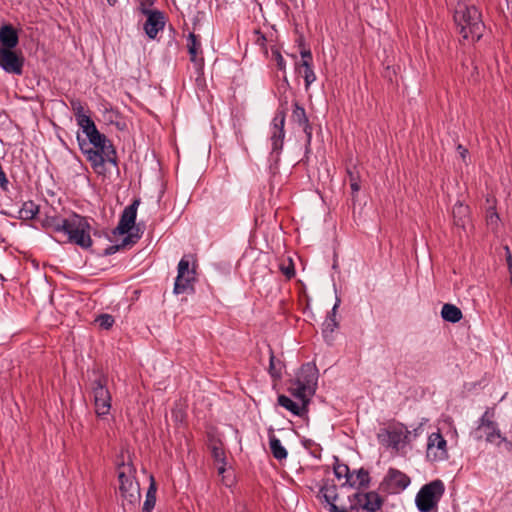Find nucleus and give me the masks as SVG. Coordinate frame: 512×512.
I'll return each mask as SVG.
<instances>
[{
  "instance_id": "nucleus-1",
  "label": "nucleus",
  "mask_w": 512,
  "mask_h": 512,
  "mask_svg": "<svg viewBox=\"0 0 512 512\" xmlns=\"http://www.w3.org/2000/svg\"><path fill=\"white\" fill-rule=\"evenodd\" d=\"M77 141L81 152L98 175H106V163L118 167L117 151L112 142L100 131L87 139L81 138L78 134Z\"/></svg>"
},
{
  "instance_id": "nucleus-2",
  "label": "nucleus",
  "mask_w": 512,
  "mask_h": 512,
  "mask_svg": "<svg viewBox=\"0 0 512 512\" xmlns=\"http://www.w3.org/2000/svg\"><path fill=\"white\" fill-rule=\"evenodd\" d=\"M119 491L122 497V507L125 512H134L140 505L141 492L136 480V468L129 461L117 462Z\"/></svg>"
},
{
  "instance_id": "nucleus-3",
  "label": "nucleus",
  "mask_w": 512,
  "mask_h": 512,
  "mask_svg": "<svg viewBox=\"0 0 512 512\" xmlns=\"http://www.w3.org/2000/svg\"><path fill=\"white\" fill-rule=\"evenodd\" d=\"M454 21L464 40L476 42L483 36L485 24L481 11L475 5L458 4Z\"/></svg>"
},
{
  "instance_id": "nucleus-4",
  "label": "nucleus",
  "mask_w": 512,
  "mask_h": 512,
  "mask_svg": "<svg viewBox=\"0 0 512 512\" xmlns=\"http://www.w3.org/2000/svg\"><path fill=\"white\" fill-rule=\"evenodd\" d=\"M61 234L67 236L68 243L82 249L91 248L93 241L90 235L91 225L87 217L71 212L61 221Z\"/></svg>"
},
{
  "instance_id": "nucleus-5",
  "label": "nucleus",
  "mask_w": 512,
  "mask_h": 512,
  "mask_svg": "<svg viewBox=\"0 0 512 512\" xmlns=\"http://www.w3.org/2000/svg\"><path fill=\"white\" fill-rule=\"evenodd\" d=\"M496 411L494 407H487L476 422L473 430L474 439L485 440L487 443L500 446L507 438L502 434L499 424L495 421Z\"/></svg>"
},
{
  "instance_id": "nucleus-6",
  "label": "nucleus",
  "mask_w": 512,
  "mask_h": 512,
  "mask_svg": "<svg viewBox=\"0 0 512 512\" xmlns=\"http://www.w3.org/2000/svg\"><path fill=\"white\" fill-rule=\"evenodd\" d=\"M444 492V483L439 479L423 485L415 497V505L418 511L431 512L436 509Z\"/></svg>"
},
{
  "instance_id": "nucleus-7",
  "label": "nucleus",
  "mask_w": 512,
  "mask_h": 512,
  "mask_svg": "<svg viewBox=\"0 0 512 512\" xmlns=\"http://www.w3.org/2000/svg\"><path fill=\"white\" fill-rule=\"evenodd\" d=\"M108 377L99 373L92 381V392L94 396L95 413L98 417L104 418L110 413L112 396L107 388Z\"/></svg>"
},
{
  "instance_id": "nucleus-8",
  "label": "nucleus",
  "mask_w": 512,
  "mask_h": 512,
  "mask_svg": "<svg viewBox=\"0 0 512 512\" xmlns=\"http://www.w3.org/2000/svg\"><path fill=\"white\" fill-rule=\"evenodd\" d=\"M411 483L410 477L404 472L390 467L379 484V491L386 495L399 494Z\"/></svg>"
},
{
  "instance_id": "nucleus-9",
  "label": "nucleus",
  "mask_w": 512,
  "mask_h": 512,
  "mask_svg": "<svg viewBox=\"0 0 512 512\" xmlns=\"http://www.w3.org/2000/svg\"><path fill=\"white\" fill-rule=\"evenodd\" d=\"M138 11L146 16V21L143 25L145 34L149 39H156L158 33L162 31L166 24V17L163 11L158 9H151V7H138Z\"/></svg>"
},
{
  "instance_id": "nucleus-10",
  "label": "nucleus",
  "mask_w": 512,
  "mask_h": 512,
  "mask_svg": "<svg viewBox=\"0 0 512 512\" xmlns=\"http://www.w3.org/2000/svg\"><path fill=\"white\" fill-rule=\"evenodd\" d=\"M426 456L428 460L433 462L448 459L447 441L439 431L433 432L428 436Z\"/></svg>"
},
{
  "instance_id": "nucleus-11",
  "label": "nucleus",
  "mask_w": 512,
  "mask_h": 512,
  "mask_svg": "<svg viewBox=\"0 0 512 512\" xmlns=\"http://www.w3.org/2000/svg\"><path fill=\"white\" fill-rule=\"evenodd\" d=\"M195 270L189 269V261L183 257L178 263V274L174 283V293L183 294L193 290L192 283L195 281Z\"/></svg>"
},
{
  "instance_id": "nucleus-12",
  "label": "nucleus",
  "mask_w": 512,
  "mask_h": 512,
  "mask_svg": "<svg viewBox=\"0 0 512 512\" xmlns=\"http://www.w3.org/2000/svg\"><path fill=\"white\" fill-rule=\"evenodd\" d=\"M24 57L14 49H0V67L15 75L23 73Z\"/></svg>"
},
{
  "instance_id": "nucleus-13",
  "label": "nucleus",
  "mask_w": 512,
  "mask_h": 512,
  "mask_svg": "<svg viewBox=\"0 0 512 512\" xmlns=\"http://www.w3.org/2000/svg\"><path fill=\"white\" fill-rule=\"evenodd\" d=\"M318 369L314 363L303 364L293 379L295 384L304 385L306 389L310 390V393H316L318 386Z\"/></svg>"
},
{
  "instance_id": "nucleus-14",
  "label": "nucleus",
  "mask_w": 512,
  "mask_h": 512,
  "mask_svg": "<svg viewBox=\"0 0 512 512\" xmlns=\"http://www.w3.org/2000/svg\"><path fill=\"white\" fill-rule=\"evenodd\" d=\"M286 113L284 111H278L272 120L273 131L270 137L272 144V153H275L277 158L279 157L284 144V125H285Z\"/></svg>"
},
{
  "instance_id": "nucleus-15",
  "label": "nucleus",
  "mask_w": 512,
  "mask_h": 512,
  "mask_svg": "<svg viewBox=\"0 0 512 512\" xmlns=\"http://www.w3.org/2000/svg\"><path fill=\"white\" fill-rule=\"evenodd\" d=\"M140 204V199H135L133 202L124 208L118 225L113 230V235H124L127 234L135 225L137 209Z\"/></svg>"
},
{
  "instance_id": "nucleus-16",
  "label": "nucleus",
  "mask_w": 512,
  "mask_h": 512,
  "mask_svg": "<svg viewBox=\"0 0 512 512\" xmlns=\"http://www.w3.org/2000/svg\"><path fill=\"white\" fill-rule=\"evenodd\" d=\"M187 49L190 61L194 64L198 72H202L204 68V57L199 36L190 32L187 38Z\"/></svg>"
},
{
  "instance_id": "nucleus-17",
  "label": "nucleus",
  "mask_w": 512,
  "mask_h": 512,
  "mask_svg": "<svg viewBox=\"0 0 512 512\" xmlns=\"http://www.w3.org/2000/svg\"><path fill=\"white\" fill-rule=\"evenodd\" d=\"M337 486L329 481H325L319 490V497L330 506L331 512H349V508L345 506H337L334 502L337 499ZM355 506L351 505L350 509Z\"/></svg>"
},
{
  "instance_id": "nucleus-18",
  "label": "nucleus",
  "mask_w": 512,
  "mask_h": 512,
  "mask_svg": "<svg viewBox=\"0 0 512 512\" xmlns=\"http://www.w3.org/2000/svg\"><path fill=\"white\" fill-rule=\"evenodd\" d=\"M353 498L357 500L360 506L369 512L379 511L384 503V499L376 491H370L366 493H355Z\"/></svg>"
},
{
  "instance_id": "nucleus-19",
  "label": "nucleus",
  "mask_w": 512,
  "mask_h": 512,
  "mask_svg": "<svg viewBox=\"0 0 512 512\" xmlns=\"http://www.w3.org/2000/svg\"><path fill=\"white\" fill-rule=\"evenodd\" d=\"M19 43L17 29L11 24L0 27V49H14Z\"/></svg>"
},
{
  "instance_id": "nucleus-20",
  "label": "nucleus",
  "mask_w": 512,
  "mask_h": 512,
  "mask_svg": "<svg viewBox=\"0 0 512 512\" xmlns=\"http://www.w3.org/2000/svg\"><path fill=\"white\" fill-rule=\"evenodd\" d=\"M288 392L297 400L300 401L304 406H309L311 398L315 393H310L309 389L302 384H295L294 380H289Z\"/></svg>"
},
{
  "instance_id": "nucleus-21",
  "label": "nucleus",
  "mask_w": 512,
  "mask_h": 512,
  "mask_svg": "<svg viewBox=\"0 0 512 512\" xmlns=\"http://www.w3.org/2000/svg\"><path fill=\"white\" fill-rule=\"evenodd\" d=\"M268 439H269V448L273 457L278 461L286 460L288 457L287 449L281 444L280 439H278L275 434L273 428L268 429Z\"/></svg>"
},
{
  "instance_id": "nucleus-22",
  "label": "nucleus",
  "mask_w": 512,
  "mask_h": 512,
  "mask_svg": "<svg viewBox=\"0 0 512 512\" xmlns=\"http://www.w3.org/2000/svg\"><path fill=\"white\" fill-rule=\"evenodd\" d=\"M278 404L287 409L289 412H291L293 415L298 417H303L307 415L308 413V407L304 406L302 403L299 405L296 402H294L291 398H289L286 395H279L277 398Z\"/></svg>"
},
{
  "instance_id": "nucleus-23",
  "label": "nucleus",
  "mask_w": 512,
  "mask_h": 512,
  "mask_svg": "<svg viewBox=\"0 0 512 512\" xmlns=\"http://www.w3.org/2000/svg\"><path fill=\"white\" fill-rule=\"evenodd\" d=\"M452 216L454 225L464 229L469 219V207L460 201L456 202L452 209Z\"/></svg>"
},
{
  "instance_id": "nucleus-24",
  "label": "nucleus",
  "mask_w": 512,
  "mask_h": 512,
  "mask_svg": "<svg viewBox=\"0 0 512 512\" xmlns=\"http://www.w3.org/2000/svg\"><path fill=\"white\" fill-rule=\"evenodd\" d=\"M295 71L304 78L305 89H309L311 84L316 81V74L313 69V64H295Z\"/></svg>"
},
{
  "instance_id": "nucleus-25",
  "label": "nucleus",
  "mask_w": 512,
  "mask_h": 512,
  "mask_svg": "<svg viewBox=\"0 0 512 512\" xmlns=\"http://www.w3.org/2000/svg\"><path fill=\"white\" fill-rule=\"evenodd\" d=\"M353 479H351L349 487H357V488H368L370 485V474L369 471L365 468H360L358 470L353 471Z\"/></svg>"
},
{
  "instance_id": "nucleus-26",
  "label": "nucleus",
  "mask_w": 512,
  "mask_h": 512,
  "mask_svg": "<svg viewBox=\"0 0 512 512\" xmlns=\"http://www.w3.org/2000/svg\"><path fill=\"white\" fill-rule=\"evenodd\" d=\"M64 217L60 215H48L41 219V225L44 229L51 233L61 234V221Z\"/></svg>"
},
{
  "instance_id": "nucleus-27",
  "label": "nucleus",
  "mask_w": 512,
  "mask_h": 512,
  "mask_svg": "<svg viewBox=\"0 0 512 512\" xmlns=\"http://www.w3.org/2000/svg\"><path fill=\"white\" fill-rule=\"evenodd\" d=\"M211 454L214 461L218 464L217 470L219 474H223L226 470V455L220 442H214L211 446Z\"/></svg>"
},
{
  "instance_id": "nucleus-28",
  "label": "nucleus",
  "mask_w": 512,
  "mask_h": 512,
  "mask_svg": "<svg viewBox=\"0 0 512 512\" xmlns=\"http://www.w3.org/2000/svg\"><path fill=\"white\" fill-rule=\"evenodd\" d=\"M268 349H269L268 373L270 374V376L273 379L278 380L282 376V370L284 368V363L280 359H277L275 357L274 352L270 346H268Z\"/></svg>"
},
{
  "instance_id": "nucleus-29",
  "label": "nucleus",
  "mask_w": 512,
  "mask_h": 512,
  "mask_svg": "<svg viewBox=\"0 0 512 512\" xmlns=\"http://www.w3.org/2000/svg\"><path fill=\"white\" fill-rule=\"evenodd\" d=\"M157 485L153 476H150V484L147 489L146 499L143 504V512H152L156 503Z\"/></svg>"
},
{
  "instance_id": "nucleus-30",
  "label": "nucleus",
  "mask_w": 512,
  "mask_h": 512,
  "mask_svg": "<svg viewBox=\"0 0 512 512\" xmlns=\"http://www.w3.org/2000/svg\"><path fill=\"white\" fill-rule=\"evenodd\" d=\"M346 173H347V176H348L349 182H350L352 198H353V201H355L357 193L361 189V185H360L361 184V176H360V173L357 170L356 166L347 167Z\"/></svg>"
},
{
  "instance_id": "nucleus-31",
  "label": "nucleus",
  "mask_w": 512,
  "mask_h": 512,
  "mask_svg": "<svg viewBox=\"0 0 512 512\" xmlns=\"http://www.w3.org/2000/svg\"><path fill=\"white\" fill-rule=\"evenodd\" d=\"M76 121L83 133L86 135V138L99 131L92 118L87 114L79 115L78 118H76Z\"/></svg>"
},
{
  "instance_id": "nucleus-32",
  "label": "nucleus",
  "mask_w": 512,
  "mask_h": 512,
  "mask_svg": "<svg viewBox=\"0 0 512 512\" xmlns=\"http://www.w3.org/2000/svg\"><path fill=\"white\" fill-rule=\"evenodd\" d=\"M39 212V206L36 205L33 201L24 202L20 210L18 211V219L21 220H31L35 218V216Z\"/></svg>"
},
{
  "instance_id": "nucleus-33",
  "label": "nucleus",
  "mask_w": 512,
  "mask_h": 512,
  "mask_svg": "<svg viewBox=\"0 0 512 512\" xmlns=\"http://www.w3.org/2000/svg\"><path fill=\"white\" fill-rule=\"evenodd\" d=\"M334 475L340 480L345 478L346 481L343 485H350L351 479H353V474H351L348 465L344 463H340L338 458H335V463L333 465Z\"/></svg>"
},
{
  "instance_id": "nucleus-34",
  "label": "nucleus",
  "mask_w": 512,
  "mask_h": 512,
  "mask_svg": "<svg viewBox=\"0 0 512 512\" xmlns=\"http://www.w3.org/2000/svg\"><path fill=\"white\" fill-rule=\"evenodd\" d=\"M339 330V322H323L322 336L328 345H332L335 340V335Z\"/></svg>"
},
{
  "instance_id": "nucleus-35",
  "label": "nucleus",
  "mask_w": 512,
  "mask_h": 512,
  "mask_svg": "<svg viewBox=\"0 0 512 512\" xmlns=\"http://www.w3.org/2000/svg\"><path fill=\"white\" fill-rule=\"evenodd\" d=\"M442 320H461L463 315L460 308L454 304L446 303L441 309Z\"/></svg>"
},
{
  "instance_id": "nucleus-36",
  "label": "nucleus",
  "mask_w": 512,
  "mask_h": 512,
  "mask_svg": "<svg viewBox=\"0 0 512 512\" xmlns=\"http://www.w3.org/2000/svg\"><path fill=\"white\" fill-rule=\"evenodd\" d=\"M292 120L299 126L309 122L306 111L298 102L293 103Z\"/></svg>"
},
{
  "instance_id": "nucleus-37",
  "label": "nucleus",
  "mask_w": 512,
  "mask_h": 512,
  "mask_svg": "<svg viewBox=\"0 0 512 512\" xmlns=\"http://www.w3.org/2000/svg\"><path fill=\"white\" fill-rule=\"evenodd\" d=\"M303 128V132L306 135V141H305V155L301 162H307L308 161V155L311 152V141H312V132L313 128L310 122H307L306 124L300 125Z\"/></svg>"
},
{
  "instance_id": "nucleus-38",
  "label": "nucleus",
  "mask_w": 512,
  "mask_h": 512,
  "mask_svg": "<svg viewBox=\"0 0 512 512\" xmlns=\"http://www.w3.org/2000/svg\"><path fill=\"white\" fill-rule=\"evenodd\" d=\"M279 270L287 278L292 279L295 276V267L291 258H288L286 262L279 264Z\"/></svg>"
},
{
  "instance_id": "nucleus-39",
  "label": "nucleus",
  "mask_w": 512,
  "mask_h": 512,
  "mask_svg": "<svg viewBox=\"0 0 512 512\" xmlns=\"http://www.w3.org/2000/svg\"><path fill=\"white\" fill-rule=\"evenodd\" d=\"M272 56L276 61V65L278 70L285 72L286 71V62L281 55L280 51L277 48H272Z\"/></svg>"
},
{
  "instance_id": "nucleus-40",
  "label": "nucleus",
  "mask_w": 512,
  "mask_h": 512,
  "mask_svg": "<svg viewBox=\"0 0 512 512\" xmlns=\"http://www.w3.org/2000/svg\"><path fill=\"white\" fill-rule=\"evenodd\" d=\"M71 108L74 112L75 119L78 118L79 115H85L84 105L79 99H71L70 100Z\"/></svg>"
},
{
  "instance_id": "nucleus-41",
  "label": "nucleus",
  "mask_w": 512,
  "mask_h": 512,
  "mask_svg": "<svg viewBox=\"0 0 512 512\" xmlns=\"http://www.w3.org/2000/svg\"><path fill=\"white\" fill-rule=\"evenodd\" d=\"M386 434L388 436L389 443L393 447H397L400 444L401 437H402V431H396V430L389 431V430H386Z\"/></svg>"
},
{
  "instance_id": "nucleus-42",
  "label": "nucleus",
  "mask_w": 512,
  "mask_h": 512,
  "mask_svg": "<svg viewBox=\"0 0 512 512\" xmlns=\"http://www.w3.org/2000/svg\"><path fill=\"white\" fill-rule=\"evenodd\" d=\"M301 60L299 62H296L295 64H305L307 62L308 64H313V56L312 52L309 48H304L300 51Z\"/></svg>"
},
{
  "instance_id": "nucleus-43",
  "label": "nucleus",
  "mask_w": 512,
  "mask_h": 512,
  "mask_svg": "<svg viewBox=\"0 0 512 512\" xmlns=\"http://www.w3.org/2000/svg\"><path fill=\"white\" fill-rule=\"evenodd\" d=\"M140 237H141V235H138V234H128L126 237H124L122 242L120 244H118V246H120V249H121V248L126 247L127 245L135 244L137 242V240L140 239Z\"/></svg>"
},
{
  "instance_id": "nucleus-44",
  "label": "nucleus",
  "mask_w": 512,
  "mask_h": 512,
  "mask_svg": "<svg viewBox=\"0 0 512 512\" xmlns=\"http://www.w3.org/2000/svg\"><path fill=\"white\" fill-rule=\"evenodd\" d=\"M505 251H506V262H507L508 270L510 273V283L512 285V255H511V252H510V249L508 246H505Z\"/></svg>"
},
{
  "instance_id": "nucleus-45",
  "label": "nucleus",
  "mask_w": 512,
  "mask_h": 512,
  "mask_svg": "<svg viewBox=\"0 0 512 512\" xmlns=\"http://www.w3.org/2000/svg\"><path fill=\"white\" fill-rule=\"evenodd\" d=\"M255 34L257 36L255 39V43L264 47L267 41L265 35L260 30H255Z\"/></svg>"
},
{
  "instance_id": "nucleus-46",
  "label": "nucleus",
  "mask_w": 512,
  "mask_h": 512,
  "mask_svg": "<svg viewBox=\"0 0 512 512\" xmlns=\"http://www.w3.org/2000/svg\"><path fill=\"white\" fill-rule=\"evenodd\" d=\"M119 250H120V246H118V244H116V245H109L108 247L105 248L103 254L105 256H109V255L115 254Z\"/></svg>"
},
{
  "instance_id": "nucleus-47",
  "label": "nucleus",
  "mask_w": 512,
  "mask_h": 512,
  "mask_svg": "<svg viewBox=\"0 0 512 512\" xmlns=\"http://www.w3.org/2000/svg\"><path fill=\"white\" fill-rule=\"evenodd\" d=\"M339 305V300L334 304L331 312H328L327 315H326V320H334V317H335V311L337 309Z\"/></svg>"
},
{
  "instance_id": "nucleus-48",
  "label": "nucleus",
  "mask_w": 512,
  "mask_h": 512,
  "mask_svg": "<svg viewBox=\"0 0 512 512\" xmlns=\"http://www.w3.org/2000/svg\"><path fill=\"white\" fill-rule=\"evenodd\" d=\"M114 322H99V328L101 330H110L113 327Z\"/></svg>"
},
{
  "instance_id": "nucleus-49",
  "label": "nucleus",
  "mask_w": 512,
  "mask_h": 512,
  "mask_svg": "<svg viewBox=\"0 0 512 512\" xmlns=\"http://www.w3.org/2000/svg\"><path fill=\"white\" fill-rule=\"evenodd\" d=\"M94 320H113L112 316L106 313L99 314Z\"/></svg>"
},
{
  "instance_id": "nucleus-50",
  "label": "nucleus",
  "mask_w": 512,
  "mask_h": 512,
  "mask_svg": "<svg viewBox=\"0 0 512 512\" xmlns=\"http://www.w3.org/2000/svg\"><path fill=\"white\" fill-rule=\"evenodd\" d=\"M477 75H478V68H477V66H474L473 67V72L471 73V78H469V81L471 79H473V81L476 82L477 81V77H476Z\"/></svg>"
},
{
  "instance_id": "nucleus-51",
  "label": "nucleus",
  "mask_w": 512,
  "mask_h": 512,
  "mask_svg": "<svg viewBox=\"0 0 512 512\" xmlns=\"http://www.w3.org/2000/svg\"><path fill=\"white\" fill-rule=\"evenodd\" d=\"M489 220H490V222H491V223H493V222H497V221L499 220V216H498V214H497L495 211H494V212H492V213L490 214V216H489Z\"/></svg>"
},
{
  "instance_id": "nucleus-52",
  "label": "nucleus",
  "mask_w": 512,
  "mask_h": 512,
  "mask_svg": "<svg viewBox=\"0 0 512 512\" xmlns=\"http://www.w3.org/2000/svg\"><path fill=\"white\" fill-rule=\"evenodd\" d=\"M458 150H461L460 154H461V156H462L463 158H465L466 154L468 153V150H467V149H465V148H463V146H462V145H459V146H458Z\"/></svg>"
},
{
  "instance_id": "nucleus-53",
  "label": "nucleus",
  "mask_w": 512,
  "mask_h": 512,
  "mask_svg": "<svg viewBox=\"0 0 512 512\" xmlns=\"http://www.w3.org/2000/svg\"><path fill=\"white\" fill-rule=\"evenodd\" d=\"M312 444H313V441H312L311 439H305V440L303 441V445H304L306 448L310 447Z\"/></svg>"
},
{
  "instance_id": "nucleus-54",
  "label": "nucleus",
  "mask_w": 512,
  "mask_h": 512,
  "mask_svg": "<svg viewBox=\"0 0 512 512\" xmlns=\"http://www.w3.org/2000/svg\"><path fill=\"white\" fill-rule=\"evenodd\" d=\"M108 4L114 6L117 3V0H107Z\"/></svg>"
},
{
  "instance_id": "nucleus-55",
  "label": "nucleus",
  "mask_w": 512,
  "mask_h": 512,
  "mask_svg": "<svg viewBox=\"0 0 512 512\" xmlns=\"http://www.w3.org/2000/svg\"><path fill=\"white\" fill-rule=\"evenodd\" d=\"M293 5H297L298 0H289Z\"/></svg>"
},
{
  "instance_id": "nucleus-56",
  "label": "nucleus",
  "mask_w": 512,
  "mask_h": 512,
  "mask_svg": "<svg viewBox=\"0 0 512 512\" xmlns=\"http://www.w3.org/2000/svg\"><path fill=\"white\" fill-rule=\"evenodd\" d=\"M337 267H338V265H337V263L335 261L334 264H333V269H336Z\"/></svg>"
}]
</instances>
